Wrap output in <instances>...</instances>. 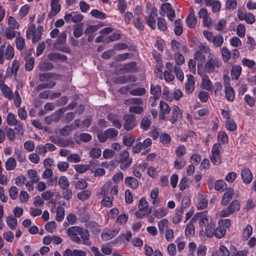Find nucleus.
<instances>
[{"label":"nucleus","instance_id":"obj_12","mask_svg":"<svg viewBox=\"0 0 256 256\" xmlns=\"http://www.w3.org/2000/svg\"><path fill=\"white\" fill-rule=\"evenodd\" d=\"M59 78V76L52 72L44 73L40 74L39 76V80L42 82H48Z\"/></svg>","mask_w":256,"mask_h":256},{"label":"nucleus","instance_id":"obj_14","mask_svg":"<svg viewBox=\"0 0 256 256\" xmlns=\"http://www.w3.org/2000/svg\"><path fill=\"white\" fill-rule=\"evenodd\" d=\"M182 116L181 110L179 107L174 106L172 110V116L170 118V121L174 124Z\"/></svg>","mask_w":256,"mask_h":256},{"label":"nucleus","instance_id":"obj_13","mask_svg":"<svg viewBox=\"0 0 256 256\" xmlns=\"http://www.w3.org/2000/svg\"><path fill=\"white\" fill-rule=\"evenodd\" d=\"M138 208L140 211L146 212L147 214H150L152 212V208L149 207L148 202L144 198H142L140 200Z\"/></svg>","mask_w":256,"mask_h":256},{"label":"nucleus","instance_id":"obj_35","mask_svg":"<svg viewBox=\"0 0 256 256\" xmlns=\"http://www.w3.org/2000/svg\"><path fill=\"white\" fill-rule=\"evenodd\" d=\"M54 65L50 62H42L39 64V69L41 71L50 70L53 68Z\"/></svg>","mask_w":256,"mask_h":256},{"label":"nucleus","instance_id":"obj_17","mask_svg":"<svg viewBox=\"0 0 256 256\" xmlns=\"http://www.w3.org/2000/svg\"><path fill=\"white\" fill-rule=\"evenodd\" d=\"M160 112L159 116L162 120L165 118V114H168L170 111V108L164 102L161 100L160 103Z\"/></svg>","mask_w":256,"mask_h":256},{"label":"nucleus","instance_id":"obj_51","mask_svg":"<svg viewBox=\"0 0 256 256\" xmlns=\"http://www.w3.org/2000/svg\"><path fill=\"white\" fill-rule=\"evenodd\" d=\"M89 164H76L74 166L75 170L78 173L82 174L90 168Z\"/></svg>","mask_w":256,"mask_h":256},{"label":"nucleus","instance_id":"obj_56","mask_svg":"<svg viewBox=\"0 0 256 256\" xmlns=\"http://www.w3.org/2000/svg\"><path fill=\"white\" fill-rule=\"evenodd\" d=\"M160 140L163 144H167L170 142L171 137L168 134L162 133L160 136Z\"/></svg>","mask_w":256,"mask_h":256},{"label":"nucleus","instance_id":"obj_28","mask_svg":"<svg viewBox=\"0 0 256 256\" xmlns=\"http://www.w3.org/2000/svg\"><path fill=\"white\" fill-rule=\"evenodd\" d=\"M226 233V229L223 227L222 225L218 224V226L215 228L214 232V236L218 238H222Z\"/></svg>","mask_w":256,"mask_h":256},{"label":"nucleus","instance_id":"obj_32","mask_svg":"<svg viewBox=\"0 0 256 256\" xmlns=\"http://www.w3.org/2000/svg\"><path fill=\"white\" fill-rule=\"evenodd\" d=\"M136 66V62H131L126 63L122 66L120 70L124 71L125 72H132Z\"/></svg>","mask_w":256,"mask_h":256},{"label":"nucleus","instance_id":"obj_52","mask_svg":"<svg viewBox=\"0 0 256 256\" xmlns=\"http://www.w3.org/2000/svg\"><path fill=\"white\" fill-rule=\"evenodd\" d=\"M113 197L105 196L101 202V204L106 207L110 208L112 206Z\"/></svg>","mask_w":256,"mask_h":256},{"label":"nucleus","instance_id":"obj_54","mask_svg":"<svg viewBox=\"0 0 256 256\" xmlns=\"http://www.w3.org/2000/svg\"><path fill=\"white\" fill-rule=\"evenodd\" d=\"M5 135L10 141H14L15 138L14 131L11 128L6 127L4 128Z\"/></svg>","mask_w":256,"mask_h":256},{"label":"nucleus","instance_id":"obj_2","mask_svg":"<svg viewBox=\"0 0 256 256\" xmlns=\"http://www.w3.org/2000/svg\"><path fill=\"white\" fill-rule=\"evenodd\" d=\"M222 65L221 60L214 56L213 54H210L208 60L204 64V70L208 73L213 72L216 68H220Z\"/></svg>","mask_w":256,"mask_h":256},{"label":"nucleus","instance_id":"obj_29","mask_svg":"<svg viewBox=\"0 0 256 256\" xmlns=\"http://www.w3.org/2000/svg\"><path fill=\"white\" fill-rule=\"evenodd\" d=\"M242 68L238 65L232 66L231 70V76L232 79L238 80L241 74Z\"/></svg>","mask_w":256,"mask_h":256},{"label":"nucleus","instance_id":"obj_49","mask_svg":"<svg viewBox=\"0 0 256 256\" xmlns=\"http://www.w3.org/2000/svg\"><path fill=\"white\" fill-rule=\"evenodd\" d=\"M6 223L11 230H14L18 224L16 219L11 216L7 217Z\"/></svg>","mask_w":256,"mask_h":256},{"label":"nucleus","instance_id":"obj_62","mask_svg":"<svg viewBox=\"0 0 256 256\" xmlns=\"http://www.w3.org/2000/svg\"><path fill=\"white\" fill-rule=\"evenodd\" d=\"M176 154L178 158H182L186 154V149L184 146L180 145L176 148Z\"/></svg>","mask_w":256,"mask_h":256},{"label":"nucleus","instance_id":"obj_50","mask_svg":"<svg viewBox=\"0 0 256 256\" xmlns=\"http://www.w3.org/2000/svg\"><path fill=\"white\" fill-rule=\"evenodd\" d=\"M64 217V209L62 206H58L56 210V219L58 222H61Z\"/></svg>","mask_w":256,"mask_h":256},{"label":"nucleus","instance_id":"obj_16","mask_svg":"<svg viewBox=\"0 0 256 256\" xmlns=\"http://www.w3.org/2000/svg\"><path fill=\"white\" fill-rule=\"evenodd\" d=\"M152 124L150 116H144L142 117L140 124V128L144 131L148 130Z\"/></svg>","mask_w":256,"mask_h":256},{"label":"nucleus","instance_id":"obj_39","mask_svg":"<svg viewBox=\"0 0 256 256\" xmlns=\"http://www.w3.org/2000/svg\"><path fill=\"white\" fill-rule=\"evenodd\" d=\"M212 42L216 47H220L224 42V38L222 34H218L214 36Z\"/></svg>","mask_w":256,"mask_h":256},{"label":"nucleus","instance_id":"obj_60","mask_svg":"<svg viewBox=\"0 0 256 256\" xmlns=\"http://www.w3.org/2000/svg\"><path fill=\"white\" fill-rule=\"evenodd\" d=\"M128 110L131 113L140 114L143 112L144 108L140 106H131L129 108Z\"/></svg>","mask_w":256,"mask_h":256},{"label":"nucleus","instance_id":"obj_4","mask_svg":"<svg viewBox=\"0 0 256 256\" xmlns=\"http://www.w3.org/2000/svg\"><path fill=\"white\" fill-rule=\"evenodd\" d=\"M240 203L238 200H233L226 208H224L220 212L219 215L220 217L222 218L228 217L234 212L238 211L240 208Z\"/></svg>","mask_w":256,"mask_h":256},{"label":"nucleus","instance_id":"obj_33","mask_svg":"<svg viewBox=\"0 0 256 256\" xmlns=\"http://www.w3.org/2000/svg\"><path fill=\"white\" fill-rule=\"evenodd\" d=\"M58 184L63 190H66L70 186L69 181L66 176H61L58 180Z\"/></svg>","mask_w":256,"mask_h":256},{"label":"nucleus","instance_id":"obj_25","mask_svg":"<svg viewBox=\"0 0 256 256\" xmlns=\"http://www.w3.org/2000/svg\"><path fill=\"white\" fill-rule=\"evenodd\" d=\"M162 93L161 88L158 85L154 86L152 84L150 86V94L153 96L154 99H158Z\"/></svg>","mask_w":256,"mask_h":256},{"label":"nucleus","instance_id":"obj_36","mask_svg":"<svg viewBox=\"0 0 256 256\" xmlns=\"http://www.w3.org/2000/svg\"><path fill=\"white\" fill-rule=\"evenodd\" d=\"M66 34L64 32H62L58 39L57 40L56 42L54 44V48L61 46L64 45L65 44L66 40Z\"/></svg>","mask_w":256,"mask_h":256},{"label":"nucleus","instance_id":"obj_3","mask_svg":"<svg viewBox=\"0 0 256 256\" xmlns=\"http://www.w3.org/2000/svg\"><path fill=\"white\" fill-rule=\"evenodd\" d=\"M118 132L114 128H109L97 134V138L100 142H105L108 139H114L118 135Z\"/></svg>","mask_w":256,"mask_h":256},{"label":"nucleus","instance_id":"obj_31","mask_svg":"<svg viewBox=\"0 0 256 256\" xmlns=\"http://www.w3.org/2000/svg\"><path fill=\"white\" fill-rule=\"evenodd\" d=\"M16 165V162L15 159L12 157H10L6 160L5 166L6 170H12L15 168Z\"/></svg>","mask_w":256,"mask_h":256},{"label":"nucleus","instance_id":"obj_41","mask_svg":"<svg viewBox=\"0 0 256 256\" xmlns=\"http://www.w3.org/2000/svg\"><path fill=\"white\" fill-rule=\"evenodd\" d=\"M92 192L90 190H82L78 194V198L82 201L86 200L90 196Z\"/></svg>","mask_w":256,"mask_h":256},{"label":"nucleus","instance_id":"obj_11","mask_svg":"<svg viewBox=\"0 0 256 256\" xmlns=\"http://www.w3.org/2000/svg\"><path fill=\"white\" fill-rule=\"evenodd\" d=\"M60 0H51L50 6L51 10L48 14V17L51 18L56 16L60 10L61 6L59 3Z\"/></svg>","mask_w":256,"mask_h":256},{"label":"nucleus","instance_id":"obj_47","mask_svg":"<svg viewBox=\"0 0 256 256\" xmlns=\"http://www.w3.org/2000/svg\"><path fill=\"white\" fill-rule=\"evenodd\" d=\"M2 94L8 99L11 100L13 97V94L10 88L6 85H3L2 86Z\"/></svg>","mask_w":256,"mask_h":256},{"label":"nucleus","instance_id":"obj_7","mask_svg":"<svg viewBox=\"0 0 256 256\" xmlns=\"http://www.w3.org/2000/svg\"><path fill=\"white\" fill-rule=\"evenodd\" d=\"M65 110L66 108H60L52 114L46 116L44 118V122L48 124H50L52 122H58L60 118L61 115L64 113Z\"/></svg>","mask_w":256,"mask_h":256},{"label":"nucleus","instance_id":"obj_45","mask_svg":"<svg viewBox=\"0 0 256 256\" xmlns=\"http://www.w3.org/2000/svg\"><path fill=\"white\" fill-rule=\"evenodd\" d=\"M15 42L16 44V48L19 50H22L24 49L25 46V40L24 38L22 36H18L16 38Z\"/></svg>","mask_w":256,"mask_h":256},{"label":"nucleus","instance_id":"obj_10","mask_svg":"<svg viewBox=\"0 0 256 256\" xmlns=\"http://www.w3.org/2000/svg\"><path fill=\"white\" fill-rule=\"evenodd\" d=\"M108 120L110 121L112 126L118 129H120L122 126L121 122V116L114 113H110L107 116Z\"/></svg>","mask_w":256,"mask_h":256},{"label":"nucleus","instance_id":"obj_34","mask_svg":"<svg viewBox=\"0 0 256 256\" xmlns=\"http://www.w3.org/2000/svg\"><path fill=\"white\" fill-rule=\"evenodd\" d=\"M225 94L226 100L229 102H232L234 98V88L231 86L225 88Z\"/></svg>","mask_w":256,"mask_h":256},{"label":"nucleus","instance_id":"obj_18","mask_svg":"<svg viewBox=\"0 0 256 256\" xmlns=\"http://www.w3.org/2000/svg\"><path fill=\"white\" fill-rule=\"evenodd\" d=\"M215 226L212 222V220L210 219V224H208L206 226L205 228V231L200 230V234H201L202 232H205L206 234V236L208 238H212L214 236V232L215 230Z\"/></svg>","mask_w":256,"mask_h":256},{"label":"nucleus","instance_id":"obj_20","mask_svg":"<svg viewBox=\"0 0 256 256\" xmlns=\"http://www.w3.org/2000/svg\"><path fill=\"white\" fill-rule=\"evenodd\" d=\"M241 176L244 182L247 184H250L252 179V176L251 172L247 168L243 170L241 172Z\"/></svg>","mask_w":256,"mask_h":256},{"label":"nucleus","instance_id":"obj_44","mask_svg":"<svg viewBox=\"0 0 256 256\" xmlns=\"http://www.w3.org/2000/svg\"><path fill=\"white\" fill-rule=\"evenodd\" d=\"M183 210L181 208L178 210L172 217V222L174 224H178L180 222L182 217Z\"/></svg>","mask_w":256,"mask_h":256},{"label":"nucleus","instance_id":"obj_57","mask_svg":"<svg viewBox=\"0 0 256 256\" xmlns=\"http://www.w3.org/2000/svg\"><path fill=\"white\" fill-rule=\"evenodd\" d=\"M158 27L159 30L162 31H165L167 29L166 20L162 18H158L157 22Z\"/></svg>","mask_w":256,"mask_h":256},{"label":"nucleus","instance_id":"obj_27","mask_svg":"<svg viewBox=\"0 0 256 256\" xmlns=\"http://www.w3.org/2000/svg\"><path fill=\"white\" fill-rule=\"evenodd\" d=\"M192 222V219L187 224L186 230H185V234L186 236L190 237L194 235V222Z\"/></svg>","mask_w":256,"mask_h":256},{"label":"nucleus","instance_id":"obj_42","mask_svg":"<svg viewBox=\"0 0 256 256\" xmlns=\"http://www.w3.org/2000/svg\"><path fill=\"white\" fill-rule=\"evenodd\" d=\"M252 228L250 225L248 224L244 229L242 234V236L244 240H248L252 235Z\"/></svg>","mask_w":256,"mask_h":256},{"label":"nucleus","instance_id":"obj_5","mask_svg":"<svg viewBox=\"0 0 256 256\" xmlns=\"http://www.w3.org/2000/svg\"><path fill=\"white\" fill-rule=\"evenodd\" d=\"M123 127L126 131H130L136 126V118L132 114H126L123 116Z\"/></svg>","mask_w":256,"mask_h":256},{"label":"nucleus","instance_id":"obj_8","mask_svg":"<svg viewBox=\"0 0 256 256\" xmlns=\"http://www.w3.org/2000/svg\"><path fill=\"white\" fill-rule=\"evenodd\" d=\"M157 12V9L155 7H153L150 9V14L145 18L146 23L152 30H155L156 28L155 18L158 16Z\"/></svg>","mask_w":256,"mask_h":256},{"label":"nucleus","instance_id":"obj_1","mask_svg":"<svg viewBox=\"0 0 256 256\" xmlns=\"http://www.w3.org/2000/svg\"><path fill=\"white\" fill-rule=\"evenodd\" d=\"M67 234L71 240L80 244H88L90 234L86 230L80 227L74 226L67 230Z\"/></svg>","mask_w":256,"mask_h":256},{"label":"nucleus","instance_id":"obj_30","mask_svg":"<svg viewBox=\"0 0 256 256\" xmlns=\"http://www.w3.org/2000/svg\"><path fill=\"white\" fill-rule=\"evenodd\" d=\"M202 84L204 89L210 91L212 90V84L207 75H204L202 78Z\"/></svg>","mask_w":256,"mask_h":256},{"label":"nucleus","instance_id":"obj_53","mask_svg":"<svg viewBox=\"0 0 256 256\" xmlns=\"http://www.w3.org/2000/svg\"><path fill=\"white\" fill-rule=\"evenodd\" d=\"M56 85V82L54 81H52L48 82L42 84L38 85L36 87L37 90H40L45 88H52Z\"/></svg>","mask_w":256,"mask_h":256},{"label":"nucleus","instance_id":"obj_40","mask_svg":"<svg viewBox=\"0 0 256 256\" xmlns=\"http://www.w3.org/2000/svg\"><path fill=\"white\" fill-rule=\"evenodd\" d=\"M222 56L223 60L228 62L231 58V53L226 47H223L221 50Z\"/></svg>","mask_w":256,"mask_h":256},{"label":"nucleus","instance_id":"obj_38","mask_svg":"<svg viewBox=\"0 0 256 256\" xmlns=\"http://www.w3.org/2000/svg\"><path fill=\"white\" fill-rule=\"evenodd\" d=\"M168 213V209L166 208H162L158 210H154L153 212V216L158 218H160L164 216Z\"/></svg>","mask_w":256,"mask_h":256},{"label":"nucleus","instance_id":"obj_26","mask_svg":"<svg viewBox=\"0 0 256 256\" xmlns=\"http://www.w3.org/2000/svg\"><path fill=\"white\" fill-rule=\"evenodd\" d=\"M194 88V76L192 75H189L186 82V89L188 94H190Z\"/></svg>","mask_w":256,"mask_h":256},{"label":"nucleus","instance_id":"obj_58","mask_svg":"<svg viewBox=\"0 0 256 256\" xmlns=\"http://www.w3.org/2000/svg\"><path fill=\"white\" fill-rule=\"evenodd\" d=\"M135 140L134 136H124L122 138V141L124 144L128 146H130L132 145L133 143Z\"/></svg>","mask_w":256,"mask_h":256},{"label":"nucleus","instance_id":"obj_55","mask_svg":"<svg viewBox=\"0 0 256 256\" xmlns=\"http://www.w3.org/2000/svg\"><path fill=\"white\" fill-rule=\"evenodd\" d=\"M225 123L226 128L228 130L233 132L236 130V124L232 119L226 120Z\"/></svg>","mask_w":256,"mask_h":256},{"label":"nucleus","instance_id":"obj_22","mask_svg":"<svg viewBox=\"0 0 256 256\" xmlns=\"http://www.w3.org/2000/svg\"><path fill=\"white\" fill-rule=\"evenodd\" d=\"M124 183L128 186L134 189H136L138 186V180L132 176L126 178Z\"/></svg>","mask_w":256,"mask_h":256},{"label":"nucleus","instance_id":"obj_24","mask_svg":"<svg viewBox=\"0 0 256 256\" xmlns=\"http://www.w3.org/2000/svg\"><path fill=\"white\" fill-rule=\"evenodd\" d=\"M47 57L50 60L52 61H56L58 60L62 61H66L68 59L66 56L61 55L57 52L50 53L48 55Z\"/></svg>","mask_w":256,"mask_h":256},{"label":"nucleus","instance_id":"obj_59","mask_svg":"<svg viewBox=\"0 0 256 256\" xmlns=\"http://www.w3.org/2000/svg\"><path fill=\"white\" fill-rule=\"evenodd\" d=\"M72 126L70 125H67L60 130V134L62 136H67L72 132Z\"/></svg>","mask_w":256,"mask_h":256},{"label":"nucleus","instance_id":"obj_19","mask_svg":"<svg viewBox=\"0 0 256 256\" xmlns=\"http://www.w3.org/2000/svg\"><path fill=\"white\" fill-rule=\"evenodd\" d=\"M118 233L117 230H106L102 233V238L104 241L110 240L116 236Z\"/></svg>","mask_w":256,"mask_h":256},{"label":"nucleus","instance_id":"obj_9","mask_svg":"<svg viewBox=\"0 0 256 256\" xmlns=\"http://www.w3.org/2000/svg\"><path fill=\"white\" fill-rule=\"evenodd\" d=\"M83 16L77 12H72L70 14H66L64 17L66 22H73L74 23L81 22L83 19Z\"/></svg>","mask_w":256,"mask_h":256},{"label":"nucleus","instance_id":"obj_43","mask_svg":"<svg viewBox=\"0 0 256 256\" xmlns=\"http://www.w3.org/2000/svg\"><path fill=\"white\" fill-rule=\"evenodd\" d=\"M146 93V90L144 88H138L132 89L130 92V94L131 95L134 96H142L145 94Z\"/></svg>","mask_w":256,"mask_h":256},{"label":"nucleus","instance_id":"obj_61","mask_svg":"<svg viewBox=\"0 0 256 256\" xmlns=\"http://www.w3.org/2000/svg\"><path fill=\"white\" fill-rule=\"evenodd\" d=\"M14 56V48L10 45H8L6 48L5 52L6 58L8 60H11L13 58Z\"/></svg>","mask_w":256,"mask_h":256},{"label":"nucleus","instance_id":"obj_15","mask_svg":"<svg viewBox=\"0 0 256 256\" xmlns=\"http://www.w3.org/2000/svg\"><path fill=\"white\" fill-rule=\"evenodd\" d=\"M234 194V190L232 188H228L223 194L221 204L223 206H226L232 200Z\"/></svg>","mask_w":256,"mask_h":256},{"label":"nucleus","instance_id":"obj_64","mask_svg":"<svg viewBox=\"0 0 256 256\" xmlns=\"http://www.w3.org/2000/svg\"><path fill=\"white\" fill-rule=\"evenodd\" d=\"M30 10V6L28 4H26L22 6L19 12L18 17L20 19H22L28 13Z\"/></svg>","mask_w":256,"mask_h":256},{"label":"nucleus","instance_id":"obj_21","mask_svg":"<svg viewBox=\"0 0 256 256\" xmlns=\"http://www.w3.org/2000/svg\"><path fill=\"white\" fill-rule=\"evenodd\" d=\"M116 160L118 162H124L128 160H132V159L129 157L128 152L126 150H122L120 153L118 154L116 156Z\"/></svg>","mask_w":256,"mask_h":256},{"label":"nucleus","instance_id":"obj_46","mask_svg":"<svg viewBox=\"0 0 256 256\" xmlns=\"http://www.w3.org/2000/svg\"><path fill=\"white\" fill-rule=\"evenodd\" d=\"M73 144L72 140H64L61 138H58L57 139L56 144L62 147H66Z\"/></svg>","mask_w":256,"mask_h":256},{"label":"nucleus","instance_id":"obj_6","mask_svg":"<svg viewBox=\"0 0 256 256\" xmlns=\"http://www.w3.org/2000/svg\"><path fill=\"white\" fill-rule=\"evenodd\" d=\"M198 219L200 226L202 228H205L210 224V220L208 219L206 211L196 214L192 218V222H196Z\"/></svg>","mask_w":256,"mask_h":256},{"label":"nucleus","instance_id":"obj_63","mask_svg":"<svg viewBox=\"0 0 256 256\" xmlns=\"http://www.w3.org/2000/svg\"><path fill=\"white\" fill-rule=\"evenodd\" d=\"M91 15L97 18L104 20L106 18V15L98 10H93L90 12Z\"/></svg>","mask_w":256,"mask_h":256},{"label":"nucleus","instance_id":"obj_48","mask_svg":"<svg viewBox=\"0 0 256 256\" xmlns=\"http://www.w3.org/2000/svg\"><path fill=\"white\" fill-rule=\"evenodd\" d=\"M168 221L166 218L160 220L158 223V228L160 232L162 234L164 232L166 228H168Z\"/></svg>","mask_w":256,"mask_h":256},{"label":"nucleus","instance_id":"obj_37","mask_svg":"<svg viewBox=\"0 0 256 256\" xmlns=\"http://www.w3.org/2000/svg\"><path fill=\"white\" fill-rule=\"evenodd\" d=\"M186 164V160L182 158H176L174 162V168L177 170H180L184 168Z\"/></svg>","mask_w":256,"mask_h":256},{"label":"nucleus","instance_id":"obj_23","mask_svg":"<svg viewBox=\"0 0 256 256\" xmlns=\"http://www.w3.org/2000/svg\"><path fill=\"white\" fill-rule=\"evenodd\" d=\"M206 195L200 194L198 196V201L196 204L197 208L198 210H203L208 206V200L206 198Z\"/></svg>","mask_w":256,"mask_h":256}]
</instances>
